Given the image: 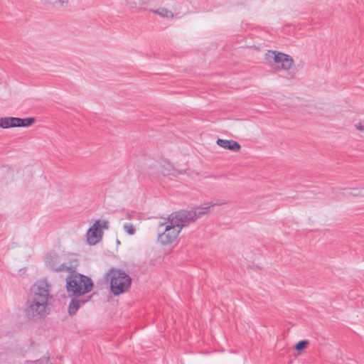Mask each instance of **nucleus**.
<instances>
[{
	"mask_svg": "<svg viewBox=\"0 0 364 364\" xmlns=\"http://www.w3.org/2000/svg\"><path fill=\"white\" fill-rule=\"evenodd\" d=\"M52 287L46 279L38 280L31 288L26 303L25 314L28 318L40 320L48 314V302L53 298Z\"/></svg>",
	"mask_w": 364,
	"mask_h": 364,
	"instance_id": "f257e3e1",
	"label": "nucleus"
},
{
	"mask_svg": "<svg viewBox=\"0 0 364 364\" xmlns=\"http://www.w3.org/2000/svg\"><path fill=\"white\" fill-rule=\"evenodd\" d=\"M224 203V202L217 203H209L204 206H198L192 210H180L173 212L168 217L173 221H176V223H178L181 229H182L183 227L195 222L198 218L208 213L210 207L221 205Z\"/></svg>",
	"mask_w": 364,
	"mask_h": 364,
	"instance_id": "f03ea898",
	"label": "nucleus"
},
{
	"mask_svg": "<svg viewBox=\"0 0 364 364\" xmlns=\"http://www.w3.org/2000/svg\"><path fill=\"white\" fill-rule=\"evenodd\" d=\"M92 288V279L83 274L73 272L66 278V289L70 296H82L91 291Z\"/></svg>",
	"mask_w": 364,
	"mask_h": 364,
	"instance_id": "7ed1b4c3",
	"label": "nucleus"
},
{
	"mask_svg": "<svg viewBox=\"0 0 364 364\" xmlns=\"http://www.w3.org/2000/svg\"><path fill=\"white\" fill-rule=\"evenodd\" d=\"M105 278L109 282L110 291L114 296L127 291L132 283L131 277L119 269H110Z\"/></svg>",
	"mask_w": 364,
	"mask_h": 364,
	"instance_id": "20e7f679",
	"label": "nucleus"
},
{
	"mask_svg": "<svg viewBox=\"0 0 364 364\" xmlns=\"http://www.w3.org/2000/svg\"><path fill=\"white\" fill-rule=\"evenodd\" d=\"M158 240L164 245L171 244L177 238L181 229L176 221H173L169 217L166 221L160 223L158 225Z\"/></svg>",
	"mask_w": 364,
	"mask_h": 364,
	"instance_id": "39448f33",
	"label": "nucleus"
},
{
	"mask_svg": "<svg viewBox=\"0 0 364 364\" xmlns=\"http://www.w3.org/2000/svg\"><path fill=\"white\" fill-rule=\"evenodd\" d=\"M267 60L276 71L289 70L294 62L292 58L289 55L277 51H269L267 54Z\"/></svg>",
	"mask_w": 364,
	"mask_h": 364,
	"instance_id": "423d86ee",
	"label": "nucleus"
},
{
	"mask_svg": "<svg viewBox=\"0 0 364 364\" xmlns=\"http://www.w3.org/2000/svg\"><path fill=\"white\" fill-rule=\"evenodd\" d=\"M45 264L46 267L55 272H68L70 269L65 264L60 263V257L55 252H49L46 255Z\"/></svg>",
	"mask_w": 364,
	"mask_h": 364,
	"instance_id": "0eeeda50",
	"label": "nucleus"
},
{
	"mask_svg": "<svg viewBox=\"0 0 364 364\" xmlns=\"http://www.w3.org/2000/svg\"><path fill=\"white\" fill-rule=\"evenodd\" d=\"M100 220L96 221L87 232V240L90 245H95L102 237Z\"/></svg>",
	"mask_w": 364,
	"mask_h": 364,
	"instance_id": "6e6552de",
	"label": "nucleus"
},
{
	"mask_svg": "<svg viewBox=\"0 0 364 364\" xmlns=\"http://www.w3.org/2000/svg\"><path fill=\"white\" fill-rule=\"evenodd\" d=\"M90 299L91 296H87L86 299H84L83 297L81 296H73L71 299L68 306L69 314L71 316H74L77 313V310L86 302H87Z\"/></svg>",
	"mask_w": 364,
	"mask_h": 364,
	"instance_id": "1a4fd4ad",
	"label": "nucleus"
},
{
	"mask_svg": "<svg viewBox=\"0 0 364 364\" xmlns=\"http://www.w3.org/2000/svg\"><path fill=\"white\" fill-rule=\"evenodd\" d=\"M362 192L363 190L358 188L345 189L344 191L336 189L334 191L336 197L340 200L349 196H364Z\"/></svg>",
	"mask_w": 364,
	"mask_h": 364,
	"instance_id": "9d476101",
	"label": "nucleus"
},
{
	"mask_svg": "<svg viewBox=\"0 0 364 364\" xmlns=\"http://www.w3.org/2000/svg\"><path fill=\"white\" fill-rule=\"evenodd\" d=\"M216 143L220 147L233 151H239L241 149V146L240 145V144L236 141L232 139L228 140L218 139Z\"/></svg>",
	"mask_w": 364,
	"mask_h": 364,
	"instance_id": "9b49d317",
	"label": "nucleus"
},
{
	"mask_svg": "<svg viewBox=\"0 0 364 364\" xmlns=\"http://www.w3.org/2000/svg\"><path fill=\"white\" fill-rule=\"evenodd\" d=\"M17 117H6L0 119V127L3 129H9L17 127Z\"/></svg>",
	"mask_w": 364,
	"mask_h": 364,
	"instance_id": "f8f14e48",
	"label": "nucleus"
},
{
	"mask_svg": "<svg viewBox=\"0 0 364 364\" xmlns=\"http://www.w3.org/2000/svg\"><path fill=\"white\" fill-rule=\"evenodd\" d=\"M36 122V119L34 117H28V118H18L17 117L16 124L17 127H28L33 124Z\"/></svg>",
	"mask_w": 364,
	"mask_h": 364,
	"instance_id": "ddd939ff",
	"label": "nucleus"
},
{
	"mask_svg": "<svg viewBox=\"0 0 364 364\" xmlns=\"http://www.w3.org/2000/svg\"><path fill=\"white\" fill-rule=\"evenodd\" d=\"M151 11L164 18H172L173 17V14L172 13V11L166 8L151 9Z\"/></svg>",
	"mask_w": 364,
	"mask_h": 364,
	"instance_id": "4468645a",
	"label": "nucleus"
},
{
	"mask_svg": "<svg viewBox=\"0 0 364 364\" xmlns=\"http://www.w3.org/2000/svg\"><path fill=\"white\" fill-rule=\"evenodd\" d=\"M27 364H51V363L48 357H43L34 361H28Z\"/></svg>",
	"mask_w": 364,
	"mask_h": 364,
	"instance_id": "2eb2a0df",
	"label": "nucleus"
},
{
	"mask_svg": "<svg viewBox=\"0 0 364 364\" xmlns=\"http://www.w3.org/2000/svg\"><path fill=\"white\" fill-rule=\"evenodd\" d=\"M124 230L129 234V235H134L136 232V229L134 227V225L131 223H126L123 225Z\"/></svg>",
	"mask_w": 364,
	"mask_h": 364,
	"instance_id": "dca6fc26",
	"label": "nucleus"
},
{
	"mask_svg": "<svg viewBox=\"0 0 364 364\" xmlns=\"http://www.w3.org/2000/svg\"><path fill=\"white\" fill-rule=\"evenodd\" d=\"M309 344V341L306 340H302L298 342L295 346V349L298 351H301L306 348Z\"/></svg>",
	"mask_w": 364,
	"mask_h": 364,
	"instance_id": "f3484780",
	"label": "nucleus"
},
{
	"mask_svg": "<svg viewBox=\"0 0 364 364\" xmlns=\"http://www.w3.org/2000/svg\"><path fill=\"white\" fill-rule=\"evenodd\" d=\"M109 228L108 222L106 220L100 221V228L102 230V228L107 229Z\"/></svg>",
	"mask_w": 364,
	"mask_h": 364,
	"instance_id": "a211bd4d",
	"label": "nucleus"
},
{
	"mask_svg": "<svg viewBox=\"0 0 364 364\" xmlns=\"http://www.w3.org/2000/svg\"><path fill=\"white\" fill-rule=\"evenodd\" d=\"M58 3L61 6H65L68 3V0H58Z\"/></svg>",
	"mask_w": 364,
	"mask_h": 364,
	"instance_id": "6ab92c4d",
	"label": "nucleus"
},
{
	"mask_svg": "<svg viewBox=\"0 0 364 364\" xmlns=\"http://www.w3.org/2000/svg\"><path fill=\"white\" fill-rule=\"evenodd\" d=\"M356 127L358 130L364 132V126L363 125L359 124Z\"/></svg>",
	"mask_w": 364,
	"mask_h": 364,
	"instance_id": "aec40b11",
	"label": "nucleus"
},
{
	"mask_svg": "<svg viewBox=\"0 0 364 364\" xmlns=\"http://www.w3.org/2000/svg\"><path fill=\"white\" fill-rule=\"evenodd\" d=\"M132 216H133V215L132 213H127L126 214V218L127 219L131 220L132 218Z\"/></svg>",
	"mask_w": 364,
	"mask_h": 364,
	"instance_id": "412c9836",
	"label": "nucleus"
}]
</instances>
